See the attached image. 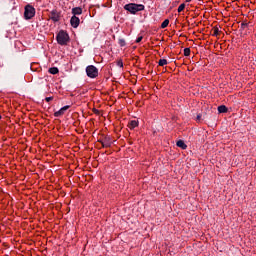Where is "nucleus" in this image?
<instances>
[{
	"label": "nucleus",
	"instance_id": "nucleus-24",
	"mask_svg": "<svg viewBox=\"0 0 256 256\" xmlns=\"http://www.w3.org/2000/svg\"><path fill=\"white\" fill-rule=\"evenodd\" d=\"M93 113H95V115H99V110H97V109H93Z\"/></svg>",
	"mask_w": 256,
	"mask_h": 256
},
{
	"label": "nucleus",
	"instance_id": "nucleus-17",
	"mask_svg": "<svg viewBox=\"0 0 256 256\" xmlns=\"http://www.w3.org/2000/svg\"><path fill=\"white\" fill-rule=\"evenodd\" d=\"M191 55V48H185L184 49V57H189Z\"/></svg>",
	"mask_w": 256,
	"mask_h": 256
},
{
	"label": "nucleus",
	"instance_id": "nucleus-3",
	"mask_svg": "<svg viewBox=\"0 0 256 256\" xmlns=\"http://www.w3.org/2000/svg\"><path fill=\"white\" fill-rule=\"evenodd\" d=\"M86 73L90 79H95V77H98L99 75V70L94 65H90L86 67Z\"/></svg>",
	"mask_w": 256,
	"mask_h": 256
},
{
	"label": "nucleus",
	"instance_id": "nucleus-25",
	"mask_svg": "<svg viewBox=\"0 0 256 256\" xmlns=\"http://www.w3.org/2000/svg\"><path fill=\"white\" fill-rule=\"evenodd\" d=\"M196 119L197 121H201V114H198Z\"/></svg>",
	"mask_w": 256,
	"mask_h": 256
},
{
	"label": "nucleus",
	"instance_id": "nucleus-18",
	"mask_svg": "<svg viewBox=\"0 0 256 256\" xmlns=\"http://www.w3.org/2000/svg\"><path fill=\"white\" fill-rule=\"evenodd\" d=\"M185 10V3H182L179 7H178V13H181V11Z\"/></svg>",
	"mask_w": 256,
	"mask_h": 256
},
{
	"label": "nucleus",
	"instance_id": "nucleus-14",
	"mask_svg": "<svg viewBox=\"0 0 256 256\" xmlns=\"http://www.w3.org/2000/svg\"><path fill=\"white\" fill-rule=\"evenodd\" d=\"M213 36L214 37H218V35H221V31H219V28L217 27V26H215L214 28H213Z\"/></svg>",
	"mask_w": 256,
	"mask_h": 256
},
{
	"label": "nucleus",
	"instance_id": "nucleus-13",
	"mask_svg": "<svg viewBox=\"0 0 256 256\" xmlns=\"http://www.w3.org/2000/svg\"><path fill=\"white\" fill-rule=\"evenodd\" d=\"M49 73H51V75H57V73H59V68L52 67L49 69Z\"/></svg>",
	"mask_w": 256,
	"mask_h": 256
},
{
	"label": "nucleus",
	"instance_id": "nucleus-16",
	"mask_svg": "<svg viewBox=\"0 0 256 256\" xmlns=\"http://www.w3.org/2000/svg\"><path fill=\"white\" fill-rule=\"evenodd\" d=\"M169 26V19H166L161 24V29H165Z\"/></svg>",
	"mask_w": 256,
	"mask_h": 256
},
{
	"label": "nucleus",
	"instance_id": "nucleus-4",
	"mask_svg": "<svg viewBox=\"0 0 256 256\" xmlns=\"http://www.w3.org/2000/svg\"><path fill=\"white\" fill-rule=\"evenodd\" d=\"M24 17L25 19H33V17H35V8L29 4L26 5L25 11H24Z\"/></svg>",
	"mask_w": 256,
	"mask_h": 256
},
{
	"label": "nucleus",
	"instance_id": "nucleus-5",
	"mask_svg": "<svg viewBox=\"0 0 256 256\" xmlns=\"http://www.w3.org/2000/svg\"><path fill=\"white\" fill-rule=\"evenodd\" d=\"M98 143H101L102 147H104V149H107L109 147H111V145H113V141L111 140L110 136H104L103 138L98 140Z\"/></svg>",
	"mask_w": 256,
	"mask_h": 256
},
{
	"label": "nucleus",
	"instance_id": "nucleus-27",
	"mask_svg": "<svg viewBox=\"0 0 256 256\" xmlns=\"http://www.w3.org/2000/svg\"><path fill=\"white\" fill-rule=\"evenodd\" d=\"M0 120H1V115H0Z\"/></svg>",
	"mask_w": 256,
	"mask_h": 256
},
{
	"label": "nucleus",
	"instance_id": "nucleus-22",
	"mask_svg": "<svg viewBox=\"0 0 256 256\" xmlns=\"http://www.w3.org/2000/svg\"><path fill=\"white\" fill-rule=\"evenodd\" d=\"M117 65L118 67H123V60H118Z\"/></svg>",
	"mask_w": 256,
	"mask_h": 256
},
{
	"label": "nucleus",
	"instance_id": "nucleus-9",
	"mask_svg": "<svg viewBox=\"0 0 256 256\" xmlns=\"http://www.w3.org/2000/svg\"><path fill=\"white\" fill-rule=\"evenodd\" d=\"M73 16L81 15L83 13V9L81 7H75L72 9Z\"/></svg>",
	"mask_w": 256,
	"mask_h": 256
},
{
	"label": "nucleus",
	"instance_id": "nucleus-2",
	"mask_svg": "<svg viewBox=\"0 0 256 256\" xmlns=\"http://www.w3.org/2000/svg\"><path fill=\"white\" fill-rule=\"evenodd\" d=\"M56 40L58 45H67V43L70 41L69 34L67 31L60 30L56 36Z\"/></svg>",
	"mask_w": 256,
	"mask_h": 256
},
{
	"label": "nucleus",
	"instance_id": "nucleus-6",
	"mask_svg": "<svg viewBox=\"0 0 256 256\" xmlns=\"http://www.w3.org/2000/svg\"><path fill=\"white\" fill-rule=\"evenodd\" d=\"M49 17L52 21H54V23H58V21H61V12L54 9L50 12Z\"/></svg>",
	"mask_w": 256,
	"mask_h": 256
},
{
	"label": "nucleus",
	"instance_id": "nucleus-10",
	"mask_svg": "<svg viewBox=\"0 0 256 256\" xmlns=\"http://www.w3.org/2000/svg\"><path fill=\"white\" fill-rule=\"evenodd\" d=\"M177 147H180V149H187V144H185V141L178 140L176 143Z\"/></svg>",
	"mask_w": 256,
	"mask_h": 256
},
{
	"label": "nucleus",
	"instance_id": "nucleus-12",
	"mask_svg": "<svg viewBox=\"0 0 256 256\" xmlns=\"http://www.w3.org/2000/svg\"><path fill=\"white\" fill-rule=\"evenodd\" d=\"M227 111H229V108H227V106H225V105H221L218 107L219 113H227Z\"/></svg>",
	"mask_w": 256,
	"mask_h": 256
},
{
	"label": "nucleus",
	"instance_id": "nucleus-1",
	"mask_svg": "<svg viewBox=\"0 0 256 256\" xmlns=\"http://www.w3.org/2000/svg\"><path fill=\"white\" fill-rule=\"evenodd\" d=\"M124 9L132 13V15H135V13H138V11H144L145 6L143 4L130 3V4H126L124 6Z\"/></svg>",
	"mask_w": 256,
	"mask_h": 256
},
{
	"label": "nucleus",
	"instance_id": "nucleus-7",
	"mask_svg": "<svg viewBox=\"0 0 256 256\" xmlns=\"http://www.w3.org/2000/svg\"><path fill=\"white\" fill-rule=\"evenodd\" d=\"M79 23H81V20L77 16H72L70 20V24L74 29H77L79 27Z\"/></svg>",
	"mask_w": 256,
	"mask_h": 256
},
{
	"label": "nucleus",
	"instance_id": "nucleus-15",
	"mask_svg": "<svg viewBox=\"0 0 256 256\" xmlns=\"http://www.w3.org/2000/svg\"><path fill=\"white\" fill-rule=\"evenodd\" d=\"M158 65L159 67H165V65H167V59H160Z\"/></svg>",
	"mask_w": 256,
	"mask_h": 256
},
{
	"label": "nucleus",
	"instance_id": "nucleus-8",
	"mask_svg": "<svg viewBox=\"0 0 256 256\" xmlns=\"http://www.w3.org/2000/svg\"><path fill=\"white\" fill-rule=\"evenodd\" d=\"M70 107L71 106L62 107L60 110H58L54 113V117H61V116L65 115V111H67V109H69Z\"/></svg>",
	"mask_w": 256,
	"mask_h": 256
},
{
	"label": "nucleus",
	"instance_id": "nucleus-21",
	"mask_svg": "<svg viewBox=\"0 0 256 256\" xmlns=\"http://www.w3.org/2000/svg\"><path fill=\"white\" fill-rule=\"evenodd\" d=\"M141 41H143V36H139V37L136 39V43H141Z\"/></svg>",
	"mask_w": 256,
	"mask_h": 256
},
{
	"label": "nucleus",
	"instance_id": "nucleus-23",
	"mask_svg": "<svg viewBox=\"0 0 256 256\" xmlns=\"http://www.w3.org/2000/svg\"><path fill=\"white\" fill-rule=\"evenodd\" d=\"M45 101H46L47 103H49V101H53V96H51V97H46V98H45Z\"/></svg>",
	"mask_w": 256,
	"mask_h": 256
},
{
	"label": "nucleus",
	"instance_id": "nucleus-20",
	"mask_svg": "<svg viewBox=\"0 0 256 256\" xmlns=\"http://www.w3.org/2000/svg\"><path fill=\"white\" fill-rule=\"evenodd\" d=\"M119 45H120V47H125V45H127V44H126L125 40L120 39L119 40Z\"/></svg>",
	"mask_w": 256,
	"mask_h": 256
},
{
	"label": "nucleus",
	"instance_id": "nucleus-11",
	"mask_svg": "<svg viewBox=\"0 0 256 256\" xmlns=\"http://www.w3.org/2000/svg\"><path fill=\"white\" fill-rule=\"evenodd\" d=\"M138 126H139V122L137 120H132L128 125L129 129H135V127H138Z\"/></svg>",
	"mask_w": 256,
	"mask_h": 256
},
{
	"label": "nucleus",
	"instance_id": "nucleus-19",
	"mask_svg": "<svg viewBox=\"0 0 256 256\" xmlns=\"http://www.w3.org/2000/svg\"><path fill=\"white\" fill-rule=\"evenodd\" d=\"M249 28V23L243 22L241 24V29H248Z\"/></svg>",
	"mask_w": 256,
	"mask_h": 256
},
{
	"label": "nucleus",
	"instance_id": "nucleus-26",
	"mask_svg": "<svg viewBox=\"0 0 256 256\" xmlns=\"http://www.w3.org/2000/svg\"><path fill=\"white\" fill-rule=\"evenodd\" d=\"M186 3H191V0H186Z\"/></svg>",
	"mask_w": 256,
	"mask_h": 256
}]
</instances>
